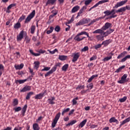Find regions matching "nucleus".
<instances>
[{
	"label": "nucleus",
	"instance_id": "obj_1",
	"mask_svg": "<svg viewBox=\"0 0 130 130\" xmlns=\"http://www.w3.org/2000/svg\"><path fill=\"white\" fill-rule=\"evenodd\" d=\"M126 54H127V52L123 51V52L121 53L120 54L118 55L117 58L118 59H120V58L123 57L121 59L120 62H124V61H126L127 59H130V55H126Z\"/></svg>",
	"mask_w": 130,
	"mask_h": 130
},
{
	"label": "nucleus",
	"instance_id": "obj_2",
	"mask_svg": "<svg viewBox=\"0 0 130 130\" xmlns=\"http://www.w3.org/2000/svg\"><path fill=\"white\" fill-rule=\"evenodd\" d=\"M82 35H86L88 38H90V36H89V34L87 31H81V32H79L77 36H75L74 38V40L76 41H78V42H80V41H82L86 38L85 37H83L82 38H80V36Z\"/></svg>",
	"mask_w": 130,
	"mask_h": 130
},
{
	"label": "nucleus",
	"instance_id": "obj_3",
	"mask_svg": "<svg viewBox=\"0 0 130 130\" xmlns=\"http://www.w3.org/2000/svg\"><path fill=\"white\" fill-rule=\"evenodd\" d=\"M104 14H105V17L110 16V15H111L109 17L107 18V19H112L117 17V15H115V9H112L111 11L106 10V11L104 12Z\"/></svg>",
	"mask_w": 130,
	"mask_h": 130
},
{
	"label": "nucleus",
	"instance_id": "obj_4",
	"mask_svg": "<svg viewBox=\"0 0 130 130\" xmlns=\"http://www.w3.org/2000/svg\"><path fill=\"white\" fill-rule=\"evenodd\" d=\"M91 22V19L87 18H84L83 19L80 20L79 22L76 23V26H81V25H84V24H88Z\"/></svg>",
	"mask_w": 130,
	"mask_h": 130
},
{
	"label": "nucleus",
	"instance_id": "obj_5",
	"mask_svg": "<svg viewBox=\"0 0 130 130\" xmlns=\"http://www.w3.org/2000/svg\"><path fill=\"white\" fill-rule=\"evenodd\" d=\"M36 11L35 10H33L32 12L30 13L29 15L27 17V18L25 19V20L24 21L25 24H27L29 23L34 18L35 16Z\"/></svg>",
	"mask_w": 130,
	"mask_h": 130
},
{
	"label": "nucleus",
	"instance_id": "obj_6",
	"mask_svg": "<svg viewBox=\"0 0 130 130\" xmlns=\"http://www.w3.org/2000/svg\"><path fill=\"white\" fill-rule=\"evenodd\" d=\"M127 10L128 11H130V6L129 5L126 6L125 7H121L120 9H118L117 10L115 11L116 13H124Z\"/></svg>",
	"mask_w": 130,
	"mask_h": 130
},
{
	"label": "nucleus",
	"instance_id": "obj_7",
	"mask_svg": "<svg viewBox=\"0 0 130 130\" xmlns=\"http://www.w3.org/2000/svg\"><path fill=\"white\" fill-rule=\"evenodd\" d=\"M29 52L30 53H31V54H32L34 56H40V54L45 53L46 52V51L43 50L42 49H40L39 51H37V52H39V53H34V52H33L32 50L30 49Z\"/></svg>",
	"mask_w": 130,
	"mask_h": 130
},
{
	"label": "nucleus",
	"instance_id": "obj_8",
	"mask_svg": "<svg viewBox=\"0 0 130 130\" xmlns=\"http://www.w3.org/2000/svg\"><path fill=\"white\" fill-rule=\"evenodd\" d=\"M80 55L81 54L80 53V52L74 53L72 55V57H73L72 62H76V61H77L78 59H79Z\"/></svg>",
	"mask_w": 130,
	"mask_h": 130
},
{
	"label": "nucleus",
	"instance_id": "obj_9",
	"mask_svg": "<svg viewBox=\"0 0 130 130\" xmlns=\"http://www.w3.org/2000/svg\"><path fill=\"white\" fill-rule=\"evenodd\" d=\"M127 3V0L122 1L119 2L117 3V4L114 6L113 8V9H117L119 8V7H122L124 5H125Z\"/></svg>",
	"mask_w": 130,
	"mask_h": 130
},
{
	"label": "nucleus",
	"instance_id": "obj_10",
	"mask_svg": "<svg viewBox=\"0 0 130 130\" xmlns=\"http://www.w3.org/2000/svg\"><path fill=\"white\" fill-rule=\"evenodd\" d=\"M60 4H63L64 3V0H58ZM56 0H48L46 3V6H48V5H54Z\"/></svg>",
	"mask_w": 130,
	"mask_h": 130
},
{
	"label": "nucleus",
	"instance_id": "obj_11",
	"mask_svg": "<svg viewBox=\"0 0 130 130\" xmlns=\"http://www.w3.org/2000/svg\"><path fill=\"white\" fill-rule=\"evenodd\" d=\"M46 93H47V90H45L44 92L40 93L39 94L36 95L35 96V99H39L40 100V99H42V98L44 97V95H45V94H46Z\"/></svg>",
	"mask_w": 130,
	"mask_h": 130
},
{
	"label": "nucleus",
	"instance_id": "obj_12",
	"mask_svg": "<svg viewBox=\"0 0 130 130\" xmlns=\"http://www.w3.org/2000/svg\"><path fill=\"white\" fill-rule=\"evenodd\" d=\"M29 91H31V86L28 85L25 86L22 89L20 90V93H24Z\"/></svg>",
	"mask_w": 130,
	"mask_h": 130
},
{
	"label": "nucleus",
	"instance_id": "obj_13",
	"mask_svg": "<svg viewBox=\"0 0 130 130\" xmlns=\"http://www.w3.org/2000/svg\"><path fill=\"white\" fill-rule=\"evenodd\" d=\"M24 35H25V32L24 30L21 31L19 35L17 36V41H21V40L24 38Z\"/></svg>",
	"mask_w": 130,
	"mask_h": 130
},
{
	"label": "nucleus",
	"instance_id": "obj_14",
	"mask_svg": "<svg viewBox=\"0 0 130 130\" xmlns=\"http://www.w3.org/2000/svg\"><path fill=\"white\" fill-rule=\"evenodd\" d=\"M108 55L109 56H107L103 59V61H104V62H106V61H108V60H110V59L112 58V56L114 55V54L113 53H112V52H111L108 54Z\"/></svg>",
	"mask_w": 130,
	"mask_h": 130
},
{
	"label": "nucleus",
	"instance_id": "obj_15",
	"mask_svg": "<svg viewBox=\"0 0 130 130\" xmlns=\"http://www.w3.org/2000/svg\"><path fill=\"white\" fill-rule=\"evenodd\" d=\"M85 10H87V7L83 6L82 8L79 10V12L78 13L77 18H78V17H81V16H83L82 14L85 12Z\"/></svg>",
	"mask_w": 130,
	"mask_h": 130
},
{
	"label": "nucleus",
	"instance_id": "obj_16",
	"mask_svg": "<svg viewBox=\"0 0 130 130\" xmlns=\"http://www.w3.org/2000/svg\"><path fill=\"white\" fill-rule=\"evenodd\" d=\"M112 24L109 22H106L102 27V29L103 31H105V30H107V29H109V28H111Z\"/></svg>",
	"mask_w": 130,
	"mask_h": 130
},
{
	"label": "nucleus",
	"instance_id": "obj_17",
	"mask_svg": "<svg viewBox=\"0 0 130 130\" xmlns=\"http://www.w3.org/2000/svg\"><path fill=\"white\" fill-rule=\"evenodd\" d=\"M112 42V40H111V39L107 40L102 42V45H104L105 47H106V46H108V45L110 44V43H111Z\"/></svg>",
	"mask_w": 130,
	"mask_h": 130
},
{
	"label": "nucleus",
	"instance_id": "obj_18",
	"mask_svg": "<svg viewBox=\"0 0 130 130\" xmlns=\"http://www.w3.org/2000/svg\"><path fill=\"white\" fill-rule=\"evenodd\" d=\"M114 31V29H110L107 31H106V32L104 31V32H103V34L104 36H105V37H107V36H108L109 34H111V33H112V32H113Z\"/></svg>",
	"mask_w": 130,
	"mask_h": 130
},
{
	"label": "nucleus",
	"instance_id": "obj_19",
	"mask_svg": "<svg viewBox=\"0 0 130 130\" xmlns=\"http://www.w3.org/2000/svg\"><path fill=\"white\" fill-rule=\"evenodd\" d=\"M54 100H55V98L54 96H52L51 97L50 99H48V102L49 104L53 105V104H55V102H54Z\"/></svg>",
	"mask_w": 130,
	"mask_h": 130
},
{
	"label": "nucleus",
	"instance_id": "obj_20",
	"mask_svg": "<svg viewBox=\"0 0 130 130\" xmlns=\"http://www.w3.org/2000/svg\"><path fill=\"white\" fill-rule=\"evenodd\" d=\"M105 37L104 35L102 36V34L98 35L95 36L96 39L98 40V41H103Z\"/></svg>",
	"mask_w": 130,
	"mask_h": 130
},
{
	"label": "nucleus",
	"instance_id": "obj_21",
	"mask_svg": "<svg viewBox=\"0 0 130 130\" xmlns=\"http://www.w3.org/2000/svg\"><path fill=\"white\" fill-rule=\"evenodd\" d=\"M109 122L110 123H112L113 122H115L116 124H118L119 123V122L118 121V120L116 119L115 117H112L109 119Z\"/></svg>",
	"mask_w": 130,
	"mask_h": 130
},
{
	"label": "nucleus",
	"instance_id": "obj_22",
	"mask_svg": "<svg viewBox=\"0 0 130 130\" xmlns=\"http://www.w3.org/2000/svg\"><path fill=\"white\" fill-rule=\"evenodd\" d=\"M93 34H103L104 33V31H103V29L102 28L101 29H98L92 32Z\"/></svg>",
	"mask_w": 130,
	"mask_h": 130
},
{
	"label": "nucleus",
	"instance_id": "obj_23",
	"mask_svg": "<svg viewBox=\"0 0 130 130\" xmlns=\"http://www.w3.org/2000/svg\"><path fill=\"white\" fill-rule=\"evenodd\" d=\"M27 107H28V106L27 105H25L22 108V109L21 111V114H22V116H25V113H26V111H27Z\"/></svg>",
	"mask_w": 130,
	"mask_h": 130
},
{
	"label": "nucleus",
	"instance_id": "obj_24",
	"mask_svg": "<svg viewBox=\"0 0 130 130\" xmlns=\"http://www.w3.org/2000/svg\"><path fill=\"white\" fill-rule=\"evenodd\" d=\"M130 117L127 118L126 119L124 120L122 122H120V127H121L123 124H125L127 122H129Z\"/></svg>",
	"mask_w": 130,
	"mask_h": 130
},
{
	"label": "nucleus",
	"instance_id": "obj_25",
	"mask_svg": "<svg viewBox=\"0 0 130 130\" xmlns=\"http://www.w3.org/2000/svg\"><path fill=\"white\" fill-rule=\"evenodd\" d=\"M109 2V0H102L99 1L98 3H96L95 5L96 8L99 6V5H102L103 4H105V3H108Z\"/></svg>",
	"mask_w": 130,
	"mask_h": 130
},
{
	"label": "nucleus",
	"instance_id": "obj_26",
	"mask_svg": "<svg viewBox=\"0 0 130 130\" xmlns=\"http://www.w3.org/2000/svg\"><path fill=\"white\" fill-rule=\"evenodd\" d=\"M87 123V119H85L83 121H82L78 125L79 127H84L85 126V124Z\"/></svg>",
	"mask_w": 130,
	"mask_h": 130
},
{
	"label": "nucleus",
	"instance_id": "obj_27",
	"mask_svg": "<svg viewBox=\"0 0 130 130\" xmlns=\"http://www.w3.org/2000/svg\"><path fill=\"white\" fill-rule=\"evenodd\" d=\"M14 68L16 70H22L24 68V64L21 63L20 65H15Z\"/></svg>",
	"mask_w": 130,
	"mask_h": 130
},
{
	"label": "nucleus",
	"instance_id": "obj_28",
	"mask_svg": "<svg viewBox=\"0 0 130 130\" xmlns=\"http://www.w3.org/2000/svg\"><path fill=\"white\" fill-rule=\"evenodd\" d=\"M25 40L26 41V43H30V41H31V38H30L28 36H27V33L25 32Z\"/></svg>",
	"mask_w": 130,
	"mask_h": 130
},
{
	"label": "nucleus",
	"instance_id": "obj_29",
	"mask_svg": "<svg viewBox=\"0 0 130 130\" xmlns=\"http://www.w3.org/2000/svg\"><path fill=\"white\" fill-rule=\"evenodd\" d=\"M34 64H35L34 69H35L37 71L40 66V61H35Z\"/></svg>",
	"mask_w": 130,
	"mask_h": 130
},
{
	"label": "nucleus",
	"instance_id": "obj_30",
	"mask_svg": "<svg viewBox=\"0 0 130 130\" xmlns=\"http://www.w3.org/2000/svg\"><path fill=\"white\" fill-rule=\"evenodd\" d=\"M32 95H34V92L33 91H31V92L27 93V95L26 96V100H29L30 98L32 96Z\"/></svg>",
	"mask_w": 130,
	"mask_h": 130
},
{
	"label": "nucleus",
	"instance_id": "obj_31",
	"mask_svg": "<svg viewBox=\"0 0 130 130\" xmlns=\"http://www.w3.org/2000/svg\"><path fill=\"white\" fill-rule=\"evenodd\" d=\"M79 10H80V6H76L72 9V13H76V12H78Z\"/></svg>",
	"mask_w": 130,
	"mask_h": 130
},
{
	"label": "nucleus",
	"instance_id": "obj_32",
	"mask_svg": "<svg viewBox=\"0 0 130 130\" xmlns=\"http://www.w3.org/2000/svg\"><path fill=\"white\" fill-rule=\"evenodd\" d=\"M98 77V75H93L87 80L88 83H91L92 81L94 79V78H97Z\"/></svg>",
	"mask_w": 130,
	"mask_h": 130
},
{
	"label": "nucleus",
	"instance_id": "obj_33",
	"mask_svg": "<svg viewBox=\"0 0 130 130\" xmlns=\"http://www.w3.org/2000/svg\"><path fill=\"white\" fill-rule=\"evenodd\" d=\"M76 120H73L71 121L70 123H68L67 124H66V126H71V125H73V124H75V123H76L77 122Z\"/></svg>",
	"mask_w": 130,
	"mask_h": 130
},
{
	"label": "nucleus",
	"instance_id": "obj_34",
	"mask_svg": "<svg viewBox=\"0 0 130 130\" xmlns=\"http://www.w3.org/2000/svg\"><path fill=\"white\" fill-rule=\"evenodd\" d=\"M27 81H28V79L17 80L16 81V83L17 84V83H19V84H24V83L27 82Z\"/></svg>",
	"mask_w": 130,
	"mask_h": 130
},
{
	"label": "nucleus",
	"instance_id": "obj_35",
	"mask_svg": "<svg viewBox=\"0 0 130 130\" xmlns=\"http://www.w3.org/2000/svg\"><path fill=\"white\" fill-rule=\"evenodd\" d=\"M33 128L34 130H39L40 129V127H39V125L37 123H34L33 124Z\"/></svg>",
	"mask_w": 130,
	"mask_h": 130
},
{
	"label": "nucleus",
	"instance_id": "obj_36",
	"mask_svg": "<svg viewBox=\"0 0 130 130\" xmlns=\"http://www.w3.org/2000/svg\"><path fill=\"white\" fill-rule=\"evenodd\" d=\"M36 29V26L35 25H32L30 27V33L31 34H34L35 33V30Z\"/></svg>",
	"mask_w": 130,
	"mask_h": 130
},
{
	"label": "nucleus",
	"instance_id": "obj_37",
	"mask_svg": "<svg viewBox=\"0 0 130 130\" xmlns=\"http://www.w3.org/2000/svg\"><path fill=\"white\" fill-rule=\"evenodd\" d=\"M101 47H102V44H99L98 45H95L93 47V48H94L95 50H98V49H99V48H101Z\"/></svg>",
	"mask_w": 130,
	"mask_h": 130
},
{
	"label": "nucleus",
	"instance_id": "obj_38",
	"mask_svg": "<svg viewBox=\"0 0 130 130\" xmlns=\"http://www.w3.org/2000/svg\"><path fill=\"white\" fill-rule=\"evenodd\" d=\"M91 3H92V0H86V1H85V3H84L85 6H84L83 7H86V9H87V7H88V6H89V5L90 4H91Z\"/></svg>",
	"mask_w": 130,
	"mask_h": 130
},
{
	"label": "nucleus",
	"instance_id": "obj_39",
	"mask_svg": "<svg viewBox=\"0 0 130 130\" xmlns=\"http://www.w3.org/2000/svg\"><path fill=\"white\" fill-rule=\"evenodd\" d=\"M5 69V67L3 64H0V78L2 77V75H3V72L2 71H4Z\"/></svg>",
	"mask_w": 130,
	"mask_h": 130
},
{
	"label": "nucleus",
	"instance_id": "obj_40",
	"mask_svg": "<svg viewBox=\"0 0 130 130\" xmlns=\"http://www.w3.org/2000/svg\"><path fill=\"white\" fill-rule=\"evenodd\" d=\"M60 114H61L60 112L58 113L55 116L54 120L57 122L58 121V119H59V118L60 117Z\"/></svg>",
	"mask_w": 130,
	"mask_h": 130
},
{
	"label": "nucleus",
	"instance_id": "obj_41",
	"mask_svg": "<svg viewBox=\"0 0 130 130\" xmlns=\"http://www.w3.org/2000/svg\"><path fill=\"white\" fill-rule=\"evenodd\" d=\"M68 69H69V64H66L62 67V71L67 72Z\"/></svg>",
	"mask_w": 130,
	"mask_h": 130
},
{
	"label": "nucleus",
	"instance_id": "obj_42",
	"mask_svg": "<svg viewBox=\"0 0 130 130\" xmlns=\"http://www.w3.org/2000/svg\"><path fill=\"white\" fill-rule=\"evenodd\" d=\"M14 29H19L21 28V23L20 22H17L14 26Z\"/></svg>",
	"mask_w": 130,
	"mask_h": 130
},
{
	"label": "nucleus",
	"instance_id": "obj_43",
	"mask_svg": "<svg viewBox=\"0 0 130 130\" xmlns=\"http://www.w3.org/2000/svg\"><path fill=\"white\" fill-rule=\"evenodd\" d=\"M19 104V101L17 99H15L13 102V106H17Z\"/></svg>",
	"mask_w": 130,
	"mask_h": 130
},
{
	"label": "nucleus",
	"instance_id": "obj_44",
	"mask_svg": "<svg viewBox=\"0 0 130 130\" xmlns=\"http://www.w3.org/2000/svg\"><path fill=\"white\" fill-rule=\"evenodd\" d=\"M70 110H71V109H70V108H68L67 109H64L61 113L62 116H63V115H64V113H67V112H69V111H70Z\"/></svg>",
	"mask_w": 130,
	"mask_h": 130
},
{
	"label": "nucleus",
	"instance_id": "obj_45",
	"mask_svg": "<svg viewBox=\"0 0 130 130\" xmlns=\"http://www.w3.org/2000/svg\"><path fill=\"white\" fill-rule=\"evenodd\" d=\"M53 30H54V27H53V26H51L50 27V30L47 31V34H51V33H52V32H53Z\"/></svg>",
	"mask_w": 130,
	"mask_h": 130
},
{
	"label": "nucleus",
	"instance_id": "obj_46",
	"mask_svg": "<svg viewBox=\"0 0 130 130\" xmlns=\"http://www.w3.org/2000/svg\"><path fill=\"white\" fill-rule=\"evenodd\" d=\"M67 57H68V56H67L59 55V59H60V60H66V59H67Z\"/></svg>",
	"mask_w": 130,
	"mask_h": 130
},
{
	"label": "nucleus",
	"instance_id": "obj_47",
	"mask_svg": "<svg viewBox=\"0 0 130 130\" xmlns=\"http://www.w3.org/2000/svg\"><path fill=\"white\" fill-rule=\"evenodd\" d=\"M124 68H125V66H122L119 67L118 69H117L115 71V73H119V72H120V71L123 70V69H124Z\"/></svg>",
	"mask_w": 130,
	"mask_h": 130
},
{
	"label": "nucleus",
	"instance_id": "obj_48",
	"mask_svg": "<svg viewBox=\"0 0 130 130\" xmlns=\"http://www.w3.org/2000/svg\"><path fill=\"white\" fill-rule=\"evenodd\" d=\"M126 99H127V97L124 96L123 98L120 99L119 101L121 103H122L123 102H125V101H126Z\"/></svg>",
	"mask_w": 130,
	"mask_h": 130
},
{
	"label": "nucleus",
	"instance_id": "obj_49",
	"mask_svg": "<svg viewBox=\"0 0 130 130\" xmlns=\"http://www.w3.org/2000/svg\"><path fill=\"white\" fill-rule=\"evenodd\" d=\"M89 50V47L85 46L83 48L81 49L82 52H85V51H88Z\"/></svg>",
	"mask_w": 130,
	"mask_h": 130
},
{
	"label": "nucleus",
	"instance_id": "obj_50",
	"mask_svg": "<svg viewBox=\"0 0 130 130\" xmlns=\"http://www.w3.org/2000/svg\"><path fill=\"white\" fill-rule=\"evenodd\" d=\"M126 78H127V74H124L121 78L122 80H123L125 82H127V80H126Z\"/></svg>",
	"mask_w": 130,
	"mask_h": 130
},
{
	"label": "nucleus",
	"instance_id": "obj_51",
	"mask_svg": "<svg viewBox=\"0 0 130 130\" xmlns=\"http://www.w3.org/2000/svg\"><path fill=\"white\" fill-rule=\"evenodd\" d=\"M16 6H17L16 4H12L7 7V9L10 10L12 9V8H14V7H16Z\"/></svg>",
	"mask_w": 130,
	"mask_h": 130
},
{
	"label": "nucleus",
	"instance_id": "obj_52",
	"mask_svg": "<svg viewBox=\"0 0 130 130\" xmlns=\"http://www.w3.org/2000/svg\"><path fill=\"white\" fill-rule=\"evenodd\" d=\"M87 88H88V90H92V89H93V83H90L89 84L87 85Z\"/></svg>",
	"mask_w": 130,
	"mask_h": 130
},
{
	"label": "nucleus",
	"instance_id": "obj_53",
	"mask_svg": "<svg viewBox=\"0 0 130 130\" xmlns=\"http://www.w3.org/2000/svg\"><path fill=\"white\" fill-rule=\"evenodd\" d=\"M14 110H15V112H19V111H21V110H22V108L21 107H18L17 108H15Z\"/></svg>",
	"mask_w": 130,
	"mask_h": 130
},
{
	"label": "nucleus",
	"instance_id": "obj_54",
	"mask_svg": "<svg viewBox=\"0 0 130 130\" xmlns=\"http://www.w3.org/2000/svg\"><path fill=\"white\" fill-rule=\"evenodd\" d=\"M84 88H85V86L79 85L76 87V90H81V89H84Z\"/></svg>",
	"mask_w": 130,
	"mask_h": 130
},
{
	"label": "nucleus",
	"instance_id": "obj_55",
	"mask_svg": "<svg viewBox=\"0 0 130 130\" xmlns=\"http://www.w3.org/2000/svg\"><path fill=\"white\" fill-rule=\"evenodd\" d=\"M25 18H26V15H22L19 19V22H22L23 20H25Z\"/></svg>",
	"mask_w": 130,
	"mask_h": 130
},
{
	"label": "nucleus",
	"instance_id": "obj_56",
	"mask_svg": "<svg viewBox=\"0 0 130 130\" xmlns=\"http://www.w3.org/2000/svg\"><path fill=\"white\" fill-rule=\"evenodd\" d=\"M52 14H53V15H55L56 16V15H57V14L58 13V10H56V9L55 10H53L51 11Z\"/></svg>",
	"mask_w": 130,
	"mask_h": 130
},
{
	"label": "nucleus",
	"instance_id": "obj_57",
	"mask_svg": "<svg viewBox=\"0 0 130 130\" xmlns=\"http://www.w3.org/2000/svg\"><path fill=\"white\" fill-rule=\"evenodd\" d=\"M54 30L56 32H59V31H60V27L59 25H57L55 27Z\"/></svg>",
	"mask_w": 130,
	"mask_h": 130
},
{
	"label": "nucleus",
	"instance_id": "obj_58",
	"mask_svg": "<svg viewBox=\"0 0 130 130\" xmlns=\"http://www.w3.org/2000/svg\"><path fill=\"white\" fill-rule=\"evenodd\" d=\"M95 59H97V56L93 55L90 58V61H92V60H95Z\"/></svg>",
	"mask_w": 130,
	"mask_h": 130
},
{
	"label": "nucleus",
	"instance_id": "obj_59",
	"mask_svg": "<svg viewBox=\"0 0 130 130\" xmlns=\"http://www.w3.org/2000/svg\"><path fill=\"white\" fill-rule=\"evenodd\" d=\"M49 70H50V67H45L43 69H42L41 71L42 72H44V71L47 72V71H49Z\"/></svg>",
	"mask_w": 130,
	"mask_h": 130
},
{
	"label": "nucleus",
	"instance_id": "obj_60",
	"mask_svg": "<svg viewBox=\"0 0 130 130\" xmlns=\"http://www.w3.org/2000/svg\"><path fill=\"white\" fill-rule=\"evenodd\" d=\"M56 123H57V121L54 120L53 122L52 123V127H55Z\"/></svg>",
	"mask_w": 130,
	"mask_h": 130
},
{
	"label": "nucleus",
	"instance_id": "obj_61",
	"mask_svg": "<svg viewBox=\"0 0 130 130\" xmlns=\"http://www.w3.org/2000/svg\"><path fill=\"white\" fill-rule=\"evenodd\" d=\"M58 50H57V49H55L53 51H50V53H51V54H54V53H55V52H58Z\"/></svg>",
	"mask_w": 130,
	"mask_h": 130
},
{
	"label": "nucleus",
	"instance_id": "obj_62",
	"mask_svg": "<svg viewBox=\"0 0 130 130\" xmlns=\"http://www.w3.org/2000/svg\"><path fill=\"white\" fill-rule=\"evenodd\" d=\"M55 71H56V68L55 66H54L53 68H52V69H51V70H50V71L53 74V73H54V72H55Z\"/></svg>",
	"mask_w": 130,
	"mask_h": 130
},
{
	"label": "nucleus",
	"instance_id": "obj_63",
	"mask_svg": "<svg viewBox=\"0 0 130 130\" xmlns=\"http://www.w3.org/2000/svg\"><path fill=\"white\" fill-rule=\"evenodd\" d=\"M126 81H124L123 79H122L121 78L120 80L118 81V83L119 84H124V83H126Z\"/></svg>",
	"mask_w": 130,
	"mask_h": 130
},
{
	"label": "nucleus",
	"instance_id": "obj_64",
	"mask_svg": "<svg viewBox=\"0 0 130 130\" xmlns=\"http://www.w3.org/2000/svg\"><path fill=\"white\" fill-rule=\"evenodd\" d=\"M52 73L50 71H49V72H48L46 74H45V77L46 78V77H49V76H50V75H52Z\"/></svg>",
	"mask_w": 130,
	"mask_h": 130
}]
</instances>
